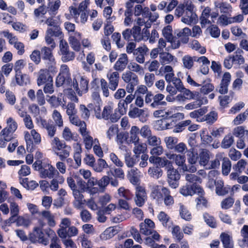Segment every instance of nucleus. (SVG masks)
Here are the masks:
<instances>
[{
    "label": "nucleus",
    "mask_w": 248,
    "mask_h": 248,
    "mask_svg": "<svg viewBox=\"0 0 248 248\" xmlns=\"http://www.w3.org/2000/svg\"><path fill=\"white\" fill-rule=\"evenodd\" d=\"M26 148L28 152H32L35 149V145L39 144L41 141V136L35 129H32L30 133L25 134Z\"/></svg>",
    "instance_id": "1"
},
{
    "label": "nucleus",
    "mask_w": 248,
    "mask_h": 248,
    "mask_svg": "<svg viewBox=\"0 0 248 248\" xmlns=\"http://www.w3.org/2000/svg\"><path fill=\"white\" fill-rule=\"evenodd\" d=\"M88 84L89 80L85 76L77 75L73 79V88L79 96L88 92Z\"/></svg>",
    "instance_id": "2"
},
{
    "label": "nucleus",
    "mask_w": 248,
    "mask_h": 248,
    "mask_svg": "<svg viewBox=\"0 0 248 248\" xmlns=\"http://www.w3.org/2000/svg\"><path fill=\"white\" fill-rule=\"evenodd\" d=\"M122 78L124 82L128 83L126 90L128 93H132L134 88L139 83L138 76L131 71H127L122 75Z\"/></svg>",
    "instance_id": "3"
},
{
    "label": "nucleus",
    "mask_w": 248,
    "mask_h": 248,
    "mask_svg": "<svg viewBox=\"0 0 248 248\" xmlns=\"http://www.w3.org/2000/svg\"><path fill=\"white\" fill-rule=\"evenodd\" d=\"M167 181L169 186L173 188H176L179 186V180L180 174L178 171L172 167L167 170Z\"/></svg>",
    "instance_id": "4"
},
{
    "label": "nucleus",
    "mask_w": 248,
    "mask_h": 248,
    "mask_svg": "<svg viewBox=\"0 0 248 248\" xmlns=\"http://www.w3.org/2000/svg\"><path fill=\"white\" fill-rule=\"evenodd\" d=\"M179 192L184 196H192L196 193L201 195L203 193V190L200 186H195L194 185L188 183H186L185 186H182Z\"/></svg>",
    "instance_id": "5"
},
{
    "label": "nucleus",
    "mask_w": 248,
    "mask_h": 248,
    "mask_svg": "<svg viewBox=\"0 0 248 248\" xmlns=\"http://www.w3.org/2000/svg\"><path fill=\"white\" fill-rule=\"evenodd\" d=\"M39 174L42 178L52 179L57 175H59V171L50 164L44 163Z\"/></svg>",
    "instance_id": "6"
},
{
    "label": "nucleus",
    "mask_w": 248,
    "mask_h": 248,
    "mask_svg": "<svg viewBox=\"0 0 248 248\" xmlns=\"http://www.w3.org/2000/svg\"><path fill=\"white\" fill-rule=\"evenodd\" d=\"M30 239L34 243L38 242L45 246L48 244V240L44 237L42 229L40 227H34L33 233L30 235Z\"/></svg>",
    "instance_id": "7"
},
{
    "label": "nucleus",
    "mask_w": 248,
    "mask_h": 248,
    "mask_svg": "<svg viewBox=\"0 0 248 248\" xmlns=\"http://www.w3.org/2000/svg\"><path fill=\"white\" fill-rule=\"evenodd\" d=\"M147 199V194L145 188L140 186L136 187L135 197L134 202L138 207H142Z\"/></svg>",
    "instance_id": "8"
},
{
    "label": "nucleus",
    "mask_w": 248,
    "mask_h": 248,
    "mask_svg": "<svg viewBox=\"0 0 248 248\" xmlns=\"http://www.w3.org/2000/svg\"><path fill=\"white\" fill-rule=\"evenodd\" d=\"M174 161L176 165L182 168V170L184 172L193 173L197 170V168L194 166L188 167L186 165V156L184 155L176 154Z\"/></svg>",
    "instance_id": "9"
},
{
    "label": "nucleus",
    "mask_w": 248,
    "mask_h": 248,
    "mask_svg": "<svg viewBox=\"0 0 248 248\" xmlns=\"http://www.w3.org/2000/svg\"><path fill=\"white\" fill-rule=\"evenodd\" d=\"M149 187L151 190V197L155 200L157 202L162 201L163 194H162V192H160L162 187L151 183L149 184Z\"/></svg>",
    "instance_id": "10"
},
{
    "label": "nucleus",
    "mask_w": 248,
    "mask_h": 248,
    "mask_svg": "<svg viewBox=\"0 0 248 248\" xmlns=\"http://www.w3.org/2000/svg\"><path fill=\"white\" fill-rule=\"evenodd\" d=\"M49 81H53L52 77L46 69H41L37 73V83L40 86Z\"/></svg>",
    "instance_id": "11"
},
{
    "label": "nucleus",
    "mask_w": 248,
    "mask_h": 248,
    "mask_svg": "<svg viewBox=\"0 0 248 248\" xmlns=\"http://www.w3.org/2000/svg\"><path fill=\"white\" fill-rule=\"evenodd\" d=\"M107 77L108 80L109 89L113 91H115L119 83V74L118 72L117 71L112 72L109 70L107 74Z\"/></svg>",
    "instance_id": "12"
},
{
    "label": "nucleus",
    "mask_w": 248,
    "mask_h": 248,
    "mask_svg": "<svg viewBox=\"0 0 248 248\" xmlns=\"http://www.w3.org/2000/svg\"><path fill=\"white\" fill-rule=\"evenodd\" d=\"M128 63L127 55L125 53L120 55L118 60L113 66V69L117 72L123 71Z\"/></svg>",
    "instance_id": "13"
},
{
    "label": "nucleus",
    "mask_w": 248,
    "mask_h": 248,
    "mask_svg": "<svg viewBox=\"0 0 248 248\" xmlns=\"http://www.w3.org/2000/svg\"><path fill=\"white\" fill-rule=\"evenodd\" d=\"M128 116L133 119L138 118L140 121L144 122L146 121L147 115L145 114V110L140 109L137 107L131 108L128 113Z\"/></svg>",
    "instance_id": "14"
},
{
    "label": "nucleus",
    "mask_w": 248,
    "mask_h": 248,
    "mask_svg": "<svg viewBox=\"0 0 248 248\" xmlns=\"http://www.w3.org/2000/svg\"><path fill=\"white\" fill-rule=\"evenodd\" d=\"M148 51L149 49L145 45L137 48L133 53L136 61L139 63H143L145 62V56Z\"/></svg>",
    "instance_id": "15"
},
{
    "label": "nucleus",
    "mask_w": 248,
    "mask_h": 248,
    "mask_svg": "<svg viewBox=\"0 0 248 248\" xmlns=\"http://www.w3.org/2000/svg\"><path fill=\"white\" fill-rule=\"evenodd\" d=\"M154 222L150 219H145L144 222L140 224V232L145 235H149L153 233L155 228Z\"/></svg>",
    "instance_id": "16"
},
{
    "label": "nucleus",
    "mask_w": 248,
    "mask_h": 248,
    "mask_svg": "<svg viewBox=\"0 0 248 248\" xmlns=\"http://www.w3.org/2000/svg\"><path fill=\"white\" fill-rule=\"evenodd\" d=\"M83 191H80L78 189L72 191V194L75 200L73 202L74 206L77 209H80L83 204L85 202V200L82 193Z\"/></svg>",
    "instance_id": "17"
},
{
    "label": "nucleus",
    "mask_w": 248,
    "mask_h": 248,
    "mask_svg": "<svg viewBox=\"0 0 248 248\" xmlns=\"http://www.w3.org/2000/svg\"><path fill=\"white\" fill-rule=\"evenodd\" d=\"M10 209L11 216L4 221L5 225L8 226L15 222V217H18L19 211L18 205L14 202L10 203Z\"/></svg>",
    "instance_id": "18"
},
{
    "label": "nucleus",
    "mask_w": 248,
    "mask_h": 248,
    "mask_svg": "<svg viewBox=\"0 0 248 248\" xmlns=\"http://www.w3.org/2000/svg\"><path fill=\"white\" fill-rule=\"evenodd\" d=\"M214 184L216 186V193L217 195L223 196L229 193L230 187L228 186H224V182L222 180H216Z\"/></svg>",
    "instance_id": "19"
},
{
    "label": "nucleus",
    "mask_w": 248,
    "mask_h": 248,
    "mask_svg": "<svg viewBox=\"0 0 248 248\" xmlns=\"http://www.w3.org/2000/svg\"><path fill=\"white\" fill-rule=\"evenodd\" d=\"M54 48L44 46L41 49L40 53L42 55V59L47 61L50 64L55 63V58L52 54V50Z\"/></svg>",
    "instance_id": "20"
},
{
    "label": "nucleus",
    "mask_w": 248,
    "mask_h": 248,
    "mask_svg": "<svg viewBox=\"0 0 248 248\" xmlns=\"http://www.w3.org/2000/svg\"><path fill=\"white\" fill-rule=\"evenodd\" d=\"M140 171L137 168L132 167L127 172V178L129 181L134 185H137L141 176Z\"/></svg>",
    "instance_id": "21"
},
{
    "label": "nucleus",
    "mask_w": 248,
    "mask_h": 248,
    "mask_svg": "<svg viewBox=\"0 0 248 248\" xmlns=\"http://www.w3.org/2000/svg\"><path fill=\"white\" fill-rule=\"evenodd\" d=\"M231 78V76L228 72L224 73L221 83L218 87V92L221 94H225L228 92V86Z\"/></svg>",
    "instance_id": "22"
},
{
    "label": "nucleus",
    "mask_w": 248,
    "mask_h": 248,
    "mask_svg": "<svg viewBox=\"0 0 248 248\" xmlns=\"http://www.w3.org/2000/svg\"><path fill=\"white\" fill-rule=\"evenodd\" d=\"M159 58V62L163 65L170 64L172 62H177V59L175 56L167 52H160Z\"/></svg>",
    "instance_id": "23"
},
{
    "label": "nucleus",
    "mask_w": 248,
    "mask_h": 248,
    "mask_svg": "<svg viewBox=\"0 0 248 248\" xmlns=\"http://www.w3.org/2000/svg\"><path fill=\"white\" fill-rule=\"evenodd\" d=\"M197 21V16L194 12H186L181 18V21L187 25L195 23Z\"/></svg>",
    "instance_id": "24"
},
{
    "label": "nucleus",
    "mask_w": 248,
    "mask_h": 248,
    "mask_svg": "<svg viewBox=\"0 0 248 248\" xmlns=\"http://www.w3.org/2000/svg\"><path fill=\"white\" fill-rule=\"evenodd\" d=\"M140 132V129L137 126H132L129 132V139L127 140L128 144L135 143L140 141V138L138 134Z\"/></svg>",
    "instance_id": "25"
},
{
    "label": "nucleus",
    "mask_w": 248,
    "mask_h": 248,
    "mask_svg": "<svg viewBox=\"0 0 248 248\" xmlns=\"http://www.w3.org/2000/svg\"><path fill=\"white\" fill-rule=\"evenodd\" d=\"M71 220L68 218H64L62 219L60 224V228L58 230L57 233L59 237H64L66 234V230L70 227Z\"/></svg>",
    "instance_id": "26"
},
{
    "label": "nucleus",
    "mask_w": 248,
    "mask_h": 248,
    "mask_svg": "<svg viewBox=\"0 0 248 248\" xmlns=\"http://www.w3.org/2000/svg\"><path fill=\"white\" fill-rule=\"evenodd\" d=\"M199 86H201V92L202 93L206 94L213 91L214 89V86L211 83V80L209 79H206L202 81L200 83Z\"/></svg>",
    "instance_id": "27"
},
{
    "label": "nucleus",
    "mask_w": 248,
    "mask_h": 248,
    "mask_svg": "<svg viewBox=\"0 0 248 248\" xmlns=\"http://www.w3.org/2000/svg\"><path fill=\"white\" fill-rule=\"evenodd\" d=\"M124 161L126 165L128 168H132L138 161L139 157L135 155L131 156L130 152H126L124 155Z\"/></svg>",
    "instance_id": "28"
},
{
    "label": "nucleus",
    "mask_w": 248,
    "mask_h": 248,
    "mask_svg": "<svg viewBox=\"0 0 248 248\" xmlns=\"http://www.w3.org/2000/svg\"><path fill=\"white\" fill-rule=\"evenodd\" d=\"M214 4L215 7L220 10L221 13L230 14L232 12V7L229 3L215 1Z\"/></svg>",
    "instance_id": "29"
},
{
    "label": "nucleus",
    "mask_w": 248,
    "mask_h": 248,
    "mask_svg": "<svg viewBox=\"0 0 248 248\" xmlns=\"http://www.w3.org/2000/svg\"><path fill=\"white\" fill-rule=\"evenodd\" d=\"M157 218L165 228H169L171 227L172 221L170 220V217L164 212H160L157 216Z\"/></svg>",
    "instance_id": "30"
},
{
    "label": "nucleus",
    "mask_w": 248,
    "mask_h": 248,
    "mask_svg": "<svg viewBox=\"0 0 248 248\" xmlns=\"http://www.w3.org/2000/svg\"><path fill=\"white\" fill-rule=\"evenodd\" d=\"M208 101L206 98L202 97V99H197L193 102L186 104L185 108L187 110H192L200 107L202 105L205 104Z\"/></svg>",
    "instance_id": "31"
},
{
    "label": "nucleus",
    "mask_w": 248,
    "mask_h": 248,
    "mask_svg": "<svg viewBox=\"0 0 248 248\" xmlns=\"http://www.w3.org/2000/svg\"><path fill=\"white\" fill-rule=\"evenodd\" d=\"M185 180L187 183L190 185H194L195 186H200L198 183L202 182V179L195 174L185 173L184 174Z\"/></svg>",
    "instance_id": "32"
},
{
    "label": "nucleus",
    "mask_w": 248,
    "mask_h": 248,
    "mask_svg": "<svg viewBox=\"0 0 248 248\" xmlns=\"http://www.w3.org/2000/svg\"><path fill=\"white\" fill-rule=\"evenodd\" d=\"M220 238L224 248H233V243L232 237L229 234L225 232H222L220 235Z\"/></svg>",
    "instance_id": "33"
},
{
    "label": "nucleus",
    "mask_w": 248,
    "mask_h": 248,
    "mask_svg": "<svg viewBox=\"0 0 248 248\" xmlns=\"http://www.w3.org/2000/svg\"><path fill=\"white\" fill-rule=\"evenodd\" d=\"M161 192L163 194V200L166 206H170L173 204L174 200L173 197L170 195V191L166 187H162Z\"/></svg>",
    "instance_id": "34"
},
{
    "label": "nucleus",
    "mask_w": 248,
    "mask_h": 248,
    "mask_svg": "<svg viewBox=\"0 0 248 248\" xmlns=\"http://www.w3.org/2000/svg\"><path fill=\"white\" fill-rule=\"evenodd\" d=\"M15 78L17 84L20 86L26 85L30 82V78L26 74H23L21 71L16 73Z\"/></svg>",
    "instance_id": "35"
},
{
    "label": "nucleus",
    "mask_w": 248,
    "mask_h": 248,
    "mask_svg": "<svg viewBox=\"0 0 248 248\" xmlns=\"http://www.w3.org/2000/svg\"><path fill=\"white\" fill-rule=\"evenodd\" d=\"M56 178H52L51 180L49 187L51 190L56 191L59 188V184H62L64 182V177L59 174L55 176Z\"/></svg>",
    "instance_id": "36"
},
{
    "label": "nucleus",
    "mask_w": 248,
    "mask_h": 248,
    "mask_svg": "<svg viewBox=\"0 0 248 248\" xmlns=\"http://www.w3.org/2000/svg\"><path fill=\"white\" fill-rule=\"evenodd\" d=\"M69 119L71 124L79 127L80 133L87 130L86 123L84 121H81L76 114L69 117Z\"/></svg>",
    "instance_id": "37"
},
{
    "label": "nucleus",
    "mask_w": 248,
    "mask_h": 248,
    "mask_svg": "<svg viewBox=\"0 0 248 248\" xmlns=\"http://www.w3.org/2000/svg\"><path fill=\"white\" fill-rule=\"evenodd\" d=\"M82 136L85 148L87 149H90L94 144V140L93 138L89 134L86 130L80 133Z\"/></svg>",
    "instance_id": "38"
},
{
    "label": "nucleus",
    "mask_w": 248,
    "mask_h": 248,
    "mask_svg": "<svg viewBox=\"0 0 248 248\" xmlns=\"http://www.w3.org/2000/svg\"><path fill=\"white\" fill-rule=\"evenodd\" d=\"M199 163L201 165L205 166L207 164L210 158V153L206 149H202L199 153Z\"/></svg>",
    "instance_id": "39"
},
{
    "label": "nucleus",
    "mask_w": 248,
    "mask_h": 248,
    "mask_svg": "<svg viewBox=\"0 0 248 248\" xmlns=\"http://www.w3.org/2000/svg\"><path fill=\"white\" fill-rule=\"evenodd\" d=\"M15 222L17 226L28 227L31 224V220L28 216H20L15 218Z\"/></svg>",
    "instance_id": "40"
},
{
    "label": "nucleus",
    "mask_w": 248,
    "mask_h": 248,
    "mask_svg": "<svg viewBox=\"0 0 248 248\" xmlns=\"http://www.w3.org/2000/svg\"><path fill=\"white\" fill-rule=\"evenodd\" d=\"M42 218H45L47 220V223L50 227H54L56 225L54 216L48 211H43L38 213Z\"/></svg>",
    "instance_id": "41"
},
{
    "label": "nucleus",
    "mask_w": 248,
    "mask_h": 248,
    "mask_svg": "<svg viewBox=\"0 0 248 248\" xmlns=\"http://www.w3.org/2000/svg\"><path fill=\"white\" fill-rule=\"evenodd\" d=\"M166 148L169 150H173L178 142L177 138L172 136L166 137L164 140Z\"/></svg>",
    "instance_id": "42"
},
{
    "label": "nucleus",
    "mask_w": 248,
    "mask_h": 248,
    "mask_svg": "<svg viewBox=\"0 0 248 248\" xmlns=\"http://www.w3.org/2000/svg\"><path fill=\"white\" fill-rule=\"evenodd\" d=\"M195 62V56L191 57L188 55H185L182 58V62L184 67L187 69H190L193 66Z\"/></svg>",
    "instance_id": "43"
},
{
    "label": "nucleus",
    "mask_w": 248,
    "mask_h": 248,
    "mask_svg": "<svg viewBox=\"0 0 248 248\" xmlns=\"http://www.w3.org/2000/svg\"><path fill=\"white\" fill-rule=\"evenodd\" d=\"M164 95L161 93H157L154 96L153 102L150 104V106L153 108H157L159 105H165V102H161L164 98Z\"/></svg>",
    "instance_id": "44"
},
{
    "label": "nucleus",
    "mask_w": 248,
    "mask_h": 248,
    "mask_svg": "<svg viewBox=\"0 0 248 248\" xmlns=\"http://www.w3.org/2000/svg\"><path fill=\"white\" fill-rule=\"evenodd\" d=\"M234 138L231 134L226 135L221 142V147L224 149L230 148L234 143Z\"/></svg>",
    "instance_id": "45"
},
{
    "label": "nucleus",
    "mask_w": 248,
    "mask_h": 248,
    "mask_svg": "<svg viewBox=\"0 0 248 248\" xmlns=\"http://www.w3.org/2000/svg\"><path fill=\"white\" fill-rule=\"evenodd\" d=\"M148 173L151 177L158 179L162 176L163 170L158 167H152L149 168Z\"/></svg>",
    "instance_id": "46"
},
{
    "label": "nucleus",
    "mask_w": 248,
    "mask_h": 248,
    "mask_svg": "<svg viewBox=\"0 0 248 248\" xmlns=\"http://www.w3.org/2000/svg\"><path fill=\"white\" fill-rule=\"evenodd\" d=\"M133 152L135 155L139 157V155L143 153L146 150V144L140 141L134 143Z\"/></svg>",
    "instance_id": "47"
},
{
    "label": "nucleus",
    "mask_w": 248,
    "mask_h": 248,
    "mask_svg": "<svg viewBox=\"0 0 248 248\" xmlns=\"http://www.w3.org/2000/svg\"><path fill=\"white\" fill-rule=\"evenodd\" d=\"M71 150V148L70 146L67 145H65L60 152L56 153V155L60 157L61 161H64L70 155V153Z\"/></svg>",
    "instance_id": "48"
},
{
    "label": "nucleus",
    "mask_w": 248,
    "mask_h": 248,
    "mask_svg": "<svg viewBox=\"0 0 248 248\" xmlns=\"http://www.w3.org/2000/svg\"><path fill=\"white\" fill-rule=\"evenodd\" d=\"M187 159L188 162L191 165L193 166L198 160V154L196 153L192 149H189L186 153Z\"/></svg>",
    "instance_id": "49"
},
{
    "label": "nucleus",
    "mask_w": 248,
    "mask_h": 248,
    "mask_svg": "<svg viewBox=\"0 0 248 248\" xmlns=\"http://www.w3.org/2000/svg\"><path fill=\"white\" fill-rule=\"evenodd\" d=\"M51 144L52 148L57 151H61L66 145L64 141L60 140L57 137L54 138L51 141Z\"/></svg>",
    "instance_id": "50"
},
{
    "label": "nucleus",
    "mask_w": 248,
    "mask_h": 248,
    "mask_svg": "<svg viewBox=\"0 0 248 248\" xmlns=\"http://www.w3.org/2000/svg\"><path fill=\"white\" fill-rule=\"evenodd\" d=\"M112 13V9L110 6L105 7L103 10V16L106 19V22L111 23L116 19L115 16H111Z\"/></svg>",
    "instance_id": "51"
},
{
    "label": "nucleus",
    "mask_w": 248,
    "mask_h": 248,
    "mask_svg": "<svg viewBox=\"0 0 248 248\" xmlns=\"http://www.w3.org/2000/svg\"><path fill=\"white\" fill-rule=\"evenodd\" d=\"M232 164L230 160L227 157L222 159V171L223 175H227L230 172Z\"/></svg>",
    "instance_id": "52"
},
{
    "label": "nucleus",
    "mask_w": 248,
    "mask_h": 248,
    "mask_svg": "<svg viewBox=\"0 0 248 248\" xmlns=\"http://www.w3.org/2000/svg\"><path fill=\"white\" fill-rule=\"evenodd\" d=\"M243 52V50L240 49L237 50L234 52V55L232 57L234 63L240 65L244 63L245 60L241 54Z\"/></svg>",
    "instance_id": "53"
},
{
    "label": "nucleus",
    "mask_w": 248,
    "mask_h": 248,
    "mask_svg": "<svg viewBox=\"0 0 248 248\" xmlns=\"http://www.w3.org/2000/svg\"><path fill=\"white\" fill-rule=\"evenodd\" d=\"M52 118L55 122V125L59 127L63 126V122L61 113L56 109H55L52 115Z\"/></svg>",
    "instance_id": "54"
},
{
    "label": "nucleus",
    "mask_w": 248,
    "mask_h": 248,
    "mask_svg": "<svg viewBox=\"0 0 248 248\" xmlns=\"http://www.w3.org/2000/svg\"><path fill=\"white\" fill-rule=\"evenodd\" d=\"M203 218L206 224L210 227L215 228L217 227L216 220L212 216L206 213L203 214Z\"/></svg>",
    "instance_id": "55"
},
{
    "label": "nucleus",
    "mask_w": 248,
    "mask_h": 248,
    "mask_svg": "<svg viewBox=\"0 0 248 248\" xmlns=\"http://www.w3.org/2000/svg\"><path fill=\"white\" fill-rule=\"evenodd\" d=\"M189 45L192 49L198 51L201 54H203L206 52V48L202 46L197 40H194L192 41Z\"/></svg>",
    "instance_id": "56"
},
{
    "label": "nucleus",
    "mask_w": 248,
    "mask_h": 248,
    "mask_svg": "<svg viewBox=\"0 0 248 248\" xmlns=\"http://www.w3.org/2000/svg\"><path fill=\"white\" fill-rule=\"evenodd\" d=\"M108 165L106 161L102 158L99 159L97 163L93 166V169L96 172H101L105 168H108Z\"/></svg>",
    "instance_id": "57"
},
{
    "label": "nucleus",
    "mask_w": 248,
    "mask_h": 248,
    "mask_svg": "<svg viewBox=\"0 0 248 248\" xmlns=\"http://www.w3.org/2000/svg\"><path fill=\"white\" fill-rule=\"evenodd\" d=\"M75 104L73 103L69 102L66 106L63 105L62 108L66 109V114L69 117L75 115L77 112V110L75 108Z\"/></svg>",
    "instance_id": "58"
},
{
    "label": "nucleus",
    "mask_w": 248,
    "mask_h": 248,
    "mask_svg": "<svg viewBox=\"0 0 248 248\" xmlns=\"http://www.w3.org/2000/svg\"><path fill=\"white\" fill-rule=\"evenodd\" d=\"M93 104H90L88 105V108H87L84 105H80V111L81 113V117L84 120H87L89 119L90 116V110L88 108H92Z\"/></svg>",
    "instance_id": "59"
},
{
    "label": "nucleus",
    "mask_w": 248,
    "mask_h": 248,
    "mask_svg": "<svg viewBox=\"0 0 248 248\" xmlns=\"http://www.w3.org/2000/svg\"><path fill=\"white\" fill-rule=\"evenodd\" d=\"M119 132L118 126L117 124H111L106 132L107 137L109 140L112 139Z\"/></svg>",
    "instance_id": "60"
},
{
    "label": "nucleus",
    "mask_w": 248,
    "mask_h": 248,
    "mask_svg": "<svg viewBox=\"0 0 248 248\" xmlns=\"http://www.w3.org/2000/svg\"><path fill=\"white\" fill-rule=\"evenodd\" d=\"M173 150L175 152L178 153V154L181 155H185L188 151L186 145L183 142H177Z\"/></svg>",
    "instance_id": "61"
},
{
    "label": "nucleus",
    "mask_w": 248,
    "mask_h": 248,
    "mask_svg": "<svg viewBox=\"0 0 248 248\" xmlns=\"http://www.w3.org/2000/svg\"><path fill=\"white\" fill-rule=\"evenodd\" d=\"M67 195V191L64 188H61L58 190L57 195L59 196V198L57 199V202L59 205L62 206L64 204L66 197Z\"/></svg>",
    "instance_id": "62"
},
{
    "label": "nucleus",
    "mask_w": 248,
    "mask_h": 248,
    "mask_svg": "<svg viewBox=\"0 0 248 248\" xmlns=\"http://www.w3.org/2000/svg\"><path fill=\"white\" fill-rule=\"evenodd\" d=\"M146 142L148 145L151 146H155L161 144L160 138L155 135H151L150 137L146 139Z\"/></svg>",
    "instance_id": "63"
},
{
    "label": "nucleus",
    "mask_w": 248,
    "mask_h": 248,
    "mask_svg": "<svg viewBox=\"0 0 248 248\" xmlns=\"http://www.w3.org/2000/svg\"><path fill=\"white\" fill-rule=\"evenodd\" d=\"M60 55L62 56L61 59L62 61L64 62L73 61L75 57V53L70 51L69 49Z\"/></svg>",
    "instance_id": "64"
}]
</instances>
